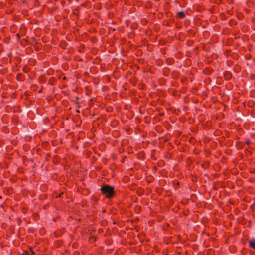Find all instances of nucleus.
<instances>
[{"label":"nucleus","instance_id":"f03ea898","mask_svg":"<svg viewBox=\"0 0 255 255\" xmlns=\"http://www.w3.org/2000/svg\"><path fill=\"white\" fill-rule=\"evenodd\" d=\"M249 245H250V246L252 248L255 250V240H250L249 241Z\"/></svg>","mask_w":255,"mask_h":255},{"label":"nucleus","instance_id":"39448f33","mask_svg":"<svg viewBox=\"0 0 255 255\" xmlns=\"http://www.w3.org/2000/svg\"><path fill=\"white\" fill-rule=\"evenodd\" d=\"M246 143H247V144H248L249 143V141H247V142H246Z\"/></svg>","mask_w":255,"mask_h":255},{"label":"nucleus","instance_id":"7ed1b4c3","mask_svg":"<svg viewBox=\"0 0 255 255\" xmlns=\"http://www.w3.org/2000/svg\"><path fill=\"white\" fill-rule=\"evenodd\" d=\"M177 15L180 18H184L185 17V14L183 12L180 11L178 13Z\"/></svg>","mask_w":255,"mask_h":255},{"label":"nucleus","instance_id":"f257e3e1","mask_svg":"<svg viewBox=\"0 0 255 255\" xmlns=\"http://www.w3.org/2000/svg\"><path fill=\"white\" fill-rule=\"evenodd\" d=\"M101 191L102 194L108 198H112L114 194V187L108 185H103L101 188Z\"/></svg>","mask_w":255,"mask_h":255},{"label":"nucleus","instance_id":"20e7f679","mask_svg":"<svg viewBox=\"0 0 255 255\" xmlns=\"http://www.w3.org/2000/svg\"><path fill=\"white\" fill-rule=\"evenodd\" d=\"M33 252H24L22 255H33Z\"/></svg>","mask_w":255,"mask_h":255}]
</instances>
